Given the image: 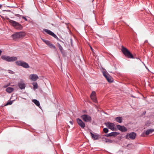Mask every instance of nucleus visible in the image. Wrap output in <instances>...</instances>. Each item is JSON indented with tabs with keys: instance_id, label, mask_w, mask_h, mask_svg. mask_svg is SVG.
Returning <instances> with one entry per match:
<instances>
[{
	"instance_id": "nucleus-30",
	"label": "nucleus",
	"mask_w": 154,
	"mask_h": 154,
	"mask_svg": "<svg viewBox=\"0 0 154 154\" xmlns=\"http://www.w3.org/2000/svg\"><path fill=\"white\" fill-rule=\"evenodd\" d=\"M51 43V42H50L48 41V42H47L46 44H47L49 46Z\"/></svg>"
},
{
	"instance_id": "nucleus-43",
	"label": "nucleus",
	"mask_w": 154,
	"mask_h": 154,
	"mask_svg": "<svg viewBox=\"0 0 154 154\" xmlns=\"http://www.w3.org/2000/svg\"><path fill=\"white\" fill-rule=\"evenodd\" d=\"M86 112V111L85 110L84 111V112Z\"/></svg>"
},
{
	"instance_id": "nucleus-4",
	"label": "nucleus",
	"mask_w": 154,
	"mask_h": 154,
	"mask_svg": "<svg viewBox=\"0 0 154 154\" xmlns=\"http://www.w3.org/2000/svg\"><path fill=\"white\" fill-rule=\"evenodd\" d=\"M9 22L13 26L17 29L20 30L22 29L23 28L22 26L18 22L12 20H10Z\"/></svg>"
},
{
	"instance_id": "nucleus-10",
	"label": "nucleus",
	"mask_w": 154,
	"mask_h": 154,
	"mask_svg": "<svg viewBox=\"0 0 154 154\" xmlns=\"http://www.w3.org/2000/svg\"><path fill=\"white\" fill-rule=\"evenodd\" d=\"M76 121L78 125L82 129L84 128L85 127V123L81 119L79 118L76 119Z\"/></svg>"
},
{
	"instance_id": "nucleus-22",
	"label": "nucleus",
	"mask_w": 154,
	"mask_h": 154,
	"mask_svg": "<svg viewBox=\"0 0 154 154\" xmlns=\"http://www.w3.org/2000/svg\"><path fill=\"white\" fill-rule=\"evenodd\" d=\"M57 45L58 46L60 51L61 53H62L63 49L62 46L60 45V44L59 43H57Z\"/></svg>"
},
{
	"instance_id": "nucleus-14",
	"label": "nucleus",
	"mask_w": 154,
	"mask_h": 154,
	"mask_svg": "<svg viewBox=\"0 0 154 154\" xmlns=\"http://www.w3.org/2000/svg\"><path fill=\"white\" fill-rule=\"evenodd\" d=\"M18 86L21 90L24 89L26 87V85L23 82H18Z\"/></svg>"
},
{
	"instance_id": "nucleus-34",
	"label": "nucleus",
	"mask_w": 154,
	"mask_h": 154,
	"mask_svg": "<svg viewBox=\"0 0 154 154\" xmlns=\"http://www.w3.org/2000/svg\"><path fill=\"white\" fill-rule=\"evenodd\" d=\"M15 16H16V17H19L20 16V15L19 14H16Z\"/></svg>"
},
{
	"instance_id": "nucleus-28",
	"label": "nucleus",
	"mask_w": 154,
	"mask_h": 154,
	"mask_svg": "<svg viewBox=\"0 0 154 154\" xmlns=\"http://www.w3.org/2000/svg\"><path fill=\"white\" fill-rule=\"evenodd\" d=\"M51 36H52L53 37L55 38H56V39L58 38L56 35L55 34L54 32L53 33Z\"/></svg>"
},
{
	"instance_id": "nucleus-41",
	"label": "nucleus",
	"mask_w": 154,
	"mask_h": 154,
	"mask_svg": "<svg viewBox=\"0 0 154 154\" xmlns=\"http://www.w3.org/2000/svg\"><path fill=\"white\" fill-rule=\"evenodd\" d=\"M42 40L44 42H45V40H44V39H42Z\"/></svg>"
},
{
	"instance_id": "nucleus-42",
	"label": "nucleus",
	"mask_w": 154,
	"mask_h": 154,
	"mask_svg": "<svg viewBox=\"0 0 154 154\" xmlns=\"http://www.w3.org/2000/svg\"><path fill=\"white\" fill-rule=\"evenodd\" d=\"M131 145V144H128L127 145V146H128L129 145Z\"/></svg>"
},
{
	"instance_id": "nucleus-18",
	"label": "nucleus",
	"mask_w": 154,
	"mask_h": 154,
	"mask_svg": "<svg viewBox=\"0 0 154 154\" xmlns=\"http://www.w3.org/2000/svg\"><path fill=\"white\" fill-rule=\"evenodd\" d=\"M43 30L44 32L51 35H52L53 33V32L51 31V30L45 29H44Z\"/></svg>"
},
{
	"instance_id": "nucleus-24",
	"label": "nucleus",
	"mask_w": 154,
	"mask_h": 154,
	"mask_svg": "<svg viewBox=\"0 0 154 154\" xmlns=\"http://www.w3.org/2000/svg\"><path fill=\"white\" fill-rule=\"evenodd\" d=\"M105 142L106 143L109 142V143H112L113 142V141L107 138H105Z\"/></svg>"
},
{
	"instance_id": "nucleus-33",
	"label": "nucleus",
	"mask_w": 154,
	"mask_h": 154,
	"mask_svg": "<svg viewBox=\"0 0 154 154\" xmlns=\"http://www.w3.org/2000/svg\"><path fill=\"white\" fill-rule=\"evenodd\" d=\"M105 136L106 137H110V133H109V134H107L106 135H105Z\"/></svg>"
},
{
	"instance_id": "nucleus-7",
	"label": "nucleus",
	"mask_w": 154,
	"mask_h": 154,
	"mask_svg": "<svg viewBox=\"0 0 154 154\" xmlns=\"http://www.w3.org/2000/svg\"><path fill=\"white\" fill-rule=\"evenodd\" d=\"M103 75L109 82H112L113 81V78L107 73L105 72H103Z\"/></svg>"
},
{
	"instance_id": "nucleus-32",
	"label": "nucleus",
	"mask_w": 154,
	"mask_h": 154,
	"mask_svg": "<svg viewBox=\"0 0 154 154\" xmlns=\"http://www.w3.org/2000/svg\"><path fill=\"white\" fill-rule=\"evenodd\" d=\"M57 41L63 43V42L62 41H61L60 39H59L58 37L57 38Z\"/></svg>"
},
{
	"instance_id": "nucleus-21",
	"label": "nucleus",
	"mask_w": 154,
	"mask_h": 154,
	"mask_svg": "<svg viewBox=\"0 0 154 154\" xmlns=\"http://www.w3.org/2000/svg\"><path fill=\"white\" fill-rule=\"evenodd\" d=\"M110 137H115L118 134V133L116 132H113L110 133Z\"/></svg>"
},
{
	"instance_id": "nucleus-13",
	"label": "nucleus",
	"mask_w": 154,
	"mask_h": 154,
	"mask_svg": "<svg viewBox=\"0 0 154 154\" xmlns=\"http://www.w3.org/2000/svg\"><path fill=\"white\" fill-rule=\"evenodd\" d=\"M29 77L30 79L33 81H35L39 78L37 75L35 74L30 75Z\"/></svg>"
},
{
	"instance_id": "nucleus-38",
	"label": "nucleus",
	"mask_w": 154,
	"mask_h": 154,
	"mask_svg": "<svg viewBox=\"0 0 154 154\" xmlns=\"http://www.w3.org/2000/svg\"><path fill=\"white\" fill-rule=\"evenodd\" d=\"M91 47V50L92 51H93V48H92V47Z\"/></svg>"
},
{
	"instance_id": "nucleus-11",
	"label": "nucleus",
	"mask_w": 154,
	"mask_h": 154,
	"mask_svg": "<svg viewBox=\"0 0 154 154\" xmlns=\"http://www.w3.org/2000/svg\"><path fill=\"white\" fill-rule=\"evenodd\" d=\"M116 128L122 132H125L127 130V128L124 126L117 125Z\"/></svg>"
},
{
	"instance_id": "nucleus-17",
	"label": "nucleus",
	"mask_w": 154,
	"mask_h": 154,
	"mask_svg": "<svg viewBox=\"0 0 154 154\" xmlns=\"http://www.w3.org/2000/svg\"><path fill=\"white\" fill-rule=\"evenodd\" d=\"M115 120L117 122L121 123L122 122V118L121 117H117L116 118Z\"/></svg>"
},
{
	"instance_id": "nucleus-40",
	"label": "nucleus",
	"mask_w": 154,
	"mask_h": 154,
	"mask_svg": "<svg viewBox=\"0 0 154 154\" xmlns=\"http://www.w3.org/2000/svg\"><path fill=\"white\" fill-rule=\"evenodd\" d=\"M2 7V5H0V8H1Z\"/></svg>"
},
{
	"instance_id": "nucleus-12",
	"label": "nucleus",
	"mask_w": 154,
	"mask_h": 154,
	"mask_svg": "<svg viewBox=\"0 0 154 154\" xmlns=\"http://www.w3.org/2000/svg\"><path fill=\"white\" fill-rule=\"evenodd\" d=\"M96 93L94 91H93L90 95V97L93 101L95 103H96L97 102V100L96 99Z\"/></svg>"
},
{
	"instance_id": "nucleus-31",
	"label": "nucleus",
	"mask_w": 154,
	"mask_h": 154,
	"mask_svg": "<svg viewBox=\"0 0 154 154\" xmlns=\"http://www.w3.org/2000/svg\"><path fill=\"white\" fill-rule=\"evenodd\" d=\"M22 18L26 21H27V20L26 19V18L24 16H23Z\"/></svg>"
},
{
	"instance_id": "nucleus-2",
	"label": "nucleus",
	"mask_w": 154,
	"mask_h": 154,
	"mask_svg": "<svg viewBox=\"0 0 154 154\" xmlns=\"http://www.w3.org/2000/svg\"><path fill=\"white\" fill-rule=\"evenodd\" d=\"M1 58L8 62H13L17 60V58L16 57H10L6 55H2L1 56Z\"/></svg>"
},
{
	"instance_id": "nucleus-35",
	"label": "nucleus",
	"mask_w": 154,
	"mask_h": 154,
	"mask_svg": "<svg viewBox=\"0 0 154 154\" xmlns=\"http://www.w3.org/2000/svg\"><path fill=\"white\" fill-rule=\"evenodd\" d=\"M70 42H71V45H72V38H70Z\"/></svg>"
},
{
	"instance_id": "nucleus-27",
	"label": "nucleus",
	"mask_w": 154,
	"mask_h": 154,
	"mask_svg": "<svg viewBox=\"0 0 154 154\" xmlns=\"http://www.w3.org/2000/svg\"><path fill=\"white\" fill-rule=\"evenodd\" d=\"M13 103V102L11 100H10L9 101H8L7 103L6 104V106L8 105H11Z\"/></svg>"
},
{
	"instance_id": "nucleus-16",
	"label": "nucleus",
	"mask_w": 154,
	"mask_h": 154,
	"mask_svg": "<svg viewBox=\"0 0 154 154\" xmlns=\"http://www.w3.org/2000/svg\"><path fill=\"white\" fill-rule=\"evenodd\" d=\"M32 102L34 103L36 105L40 108V104L39 101L36 99H34L32 100Z\"/></svg>"
},
{
	"instance_id": "nucleus-39",
	"label": "nucleus",
	"mask_w": 154,
	"mask_h": 154,
	"mask_svg": "<svg viewBox=\"0 0 154 154\" xmlns=\"http://www.w3.org/2000/svg\"><path fill=\"white\" fill-rule=\"evenodd\" d=\"M2 53V51L1 50H0V55H1Z\"/></svg>"
},
{
	"instance_id": "nucleus-19",
	"label": "nucleus",
	"mask_w": 154,
	"mask_h": 154,
	"mask_svg": "<svg viewBox=\"0 0 154 154\" xmlns=\"http://www.w3.org/2000/svg\"><path fill=\"white\" fill-rule=\"evenodd\" d=\"M14 90V89L13 88L9 87L6 89V91L7 92L11 93Z\"/></svg>"
},
{
	"instance_id": "nucleus-23",
	"label": "nucleus",
	"mask_w": 154,
	"mask_h": 154,
	"mask_svg": "<svg viewBox=\"0 0 154 154\" xmlns=\"http://www.w3.org/2000/svg\"><path fill=\"white\" fill-rule=\"evenodd\" d=\"M33 89H34L35 90L38 88V84L36 82H34L33 84Z\"/></svg>"
},
{
	"instance_id": "nucleus-5",
	"label": "nucleus",
	"mask_w": 154,
	"mask_h": 154,
	"mask_svg": "<svg viewBox=\"0 0 154 154\" xmlns=\"http://www.w3.org/2000/svg\"><path fill=\"white\" fill-rule=\"evenodd\" d=\"M24 33L21 32H16L13 34L11 35V37L13 39L15 40H17L22 37L24 36Z\"/></svg>"
},
{
	"instance_id": "nucleus-20",
	"label": "nucleus",
	"mask_w": 154,
	"mask_h": 154,
	"mask_svg": "<svg viewBox=\"0 0 154 154\" xmlns=\"http://www.w3.org/2000/svg\"><path fill=\"white\" fill-rule=\"evenodd\" d=\"M153 131H154V130L153 129H148L146 131V134L147 135H148L149 134L152 133Z\"/></svg>"
},
{
	"instance_id": "nucleus-15",
	"label": "nucleus",
	"mask_w": 154,
	"mask_h": 154,
	"mask_svg": "<svg viewBox=\"0 0 154 154\" xmlns=\"http://www.w3.org/2000/svg\"><path fill=\"white\" fill-rule=\"evenodd\" d=\"M91 136L92 138V139L94 140H96L98 139V136L97 134H94L93 133L91 132Z\"/></svg>"
},
{
	"instance_id": "nucleus-25",
	"label": "nucleus",
	"mask_w": 154,
	"mask_h": 154,
	"mask_svg": "<svg viewBox=\"0 0 154 154\" xmlns=\"http://www.w3.org/2000/svg\"><path fill=\"white\" fill-rule=\"evenodd\" d=\"M49 47L51 48H53V49H55L56 48L55 46L54 45L52 44L51 43L50 44V45H49Z\"/></svg>"
},
{
	"instance_id": "nucleus-26",
	"label": "nucleus",
	"mask_w": 154,
	"mask_h": 154,
	"mask_svg": "<svg viewBox=\"0 0 154 154\" xmlns=\"http://www.w3.org/2000/svg\"><path fill=\"white\" fill-rule=\"evenodd\" d=\"M103 130V132L105 133H107L109 131L108 129L106 128H104Z\"/></svg>"
},
{
	"instance_id": "nucleus-29",
	"label": "nucleus",
	"mask_w": 154,
	"mask_h": 154,
	"mask_svg": "<svg viewBox=\"0 0 154 154\" xmlns=\"http://www.w3.org/2000/svg\"><path fill=\"white\" fill-rule=\"evenodd\" d=\"M8 72L10 73L13 74L14 73V72L13 71L10 70H8Z\"/></svg>"
},
{
	"instance_id": "nucleus-37",
	"label": "nucleus",
	"mask_w": 154,
	"mask_h": 154,
	"mask_svg": "<svg viewBox=\"0 0 154 154\" xmlns=\"http://www.w3.org/2000/svg\"><path fill=\"white\" fill-rule=\"evenodd\" d=\"M48 40H45V43L46 44V43H47V42H48Z\"/></svg>"
},
{
	"instance_id": "nucleus-3",
	"label": "nucleus",
	"mask_w": 154,
	"mask_h": 154,
	"mask_svg": "<svg viewBox=\"0 0 154 154\" xmlns=\"http://www.w3.org/2000/svg\"><path fill=\"white\" fill-rule=\"evenodd\" d=\"M15 63L17 66H21L25 68H29L30 67L28 63L22 60H18L16 61Z\"/></svg>"
},
{
	"instance_id": "nucleus-1",
	"label": "nucleus",
	"mask_w": 154,
	"mask_h": 154,
	"mask_svg": "<svg viewBox=\"0 0 154 154\" xmlns=\"http://www.w3.org/2000/svg\"><path fill=\"white\" fill-rule=\"evenodd\" d=\"M121 51L125 56L129 58H134L133 55L126 48L123 46L122 47Z\"/></svg>"
},
{
	"instance_id": "nucleus-6",
	"label": "nucleus",
	"mask_w": 154,
	"mask_h": 154,
	"mask_svg": "<svg viewBox=\"0 0 154 154\" xmlns=\"http://www.w3.org/2000/svg\"><path fill=\"white\" fill-rule=\"evenodd\" d=\"M81 118L85 122H91V117L88 115L84 114L82 115Z\"/></svg>"
},
{
	"instance_id": "nucleus-8",
	"label": "nucleus",
	"mask_w": 154,
	"mask_h": 154,
	"mask_svg": "<svg viewBox=\"0 0 154 154\" xmlns=\"http://www.w3.org/2000/svg\"><path fill=\"white\" fill-rule=\"evenodd\" d=\"M136 136V134L134 132H131L130 133H128L125 136V138L128 139H131L134 140L135 139Z\"/></svg>"
},
{
	"instance_id": "nucleus-36",
	"label": "nucleus",
	"mask_w": 154,
	"mask_h": 154,
	"mask_svg": "<svg viewBox=\"0 0 154 154\" xmlns=\"http://www.w3.org/2000/svg\"><path fill=\"white\" fill-rule=\"evenodd\" d=\"M69 123L71 124V125H72L73 124V123H72V121H69Z\"/></svg>"
},
{
	"instance_id": "nucleus-9",
	"label": "nucleus",
	"mask_w": 154,
	"mask_h": 154,
	"mask_svg": "<svg viewBox=\"0 0 154 154\" xmlns=\"http://www.w3.org/2000/svg\"><path fill=\"white\" fill-rule=\"evenodd\" d=\"M104 124L109 129L112 131L114 130L115 125L113 123L108 122L105 123Z\"/></svg>"
}]
</instances>
